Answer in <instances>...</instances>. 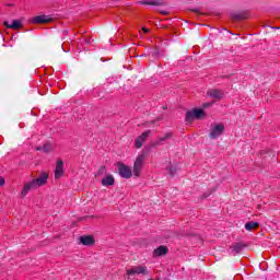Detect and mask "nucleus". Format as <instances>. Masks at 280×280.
Returning a JSON list of instances; mask_svg holds the SVG:
<instances>
[{"label": "nucleus", "mask_w": 280, "mask_h": 280, "mask_svg": "<svg viewBox=\"0 0 280 280\" xmlns=\"http://www.w3.org/2000/svg\"><path fill=\"white\" fill-rule=\"evenodd\" d=\"M143 161H145V155L140 154L133 164V175L139 176L141 174V170L143 167Z\"/></svg>", "instance_id": "f257e3e1"}, {"label": "nucleus", "mask_w": 280, "mask_h": 280, "mask_svg": "<svg viewBox=\"0 0 280 280\" xmlns=\"http://www.w3.org/2000/svg\"><path fill=\"white\" fill-rule=\"evenodd\" d=\"M209 106H211V103H206V104L203 105L205 108H209Z\"/></svg>", "instance_id": "bb28decb"}, {"label": "nucleus", "mask_w": 280, "mask_h": 280, "mask_svg": "<svg viewBox=\"0 0 280 280\" xmlns=\"http://www.w3.org/2000/svg\"><path fill=\"white\" fill-rule=\"evenodd\" d=\"M5 185V178L0 177V187H3Z\"/></svg>", "instance_id": "b1692460"}, {"label": "nucleus", "mask_w": 280, "mask_h": 280, "mask_svg": "<svg viewBox=\"0 0 280 280\" xmlns=\"http://www.w3.org/2000/svg\"><path fill=\"white\" fill-rule=\"evenodd\" d=\"M51 21L47 15H37L33 19V23L36 24H43V23H49Z\"/></svg>", "instance_id": "dca6fc26"}, {"label": "nucleus", "mask_w": 280, "mask_h": 280, "mask_svg": "<svg viewBox=\"0 0 280 280\" xmlns=\"http://www.w3.org/2000/svg\"><path fill=\"white\" fill-rule=\"evenodd\" d=\"M156 54H159V51L155 50L152 52V56H156Z\"/></svg>", "instance_id": "c756f323"}, {"label": "nucleus", "mask_w": 280, "mask_h": 280, "mask_svg": "<svg viewBox=\"0 0 280 280\" xmlns=\"http://www.w3.org/2000/svg\"><path fill=\"white\" fill-rule=\"evenodd\" d=\"M80 244H82L83 246H93V244H95V238L91 235H84V236H80Z\"/></svg>", "instance_id": "9d476101"}, {"label": "nucleus", "mask_w": 280, "mask_h": 280, "mask_svg": "<svg viewBox=\"0 0 280 280\" xmlns=\"http://www.w3.org/2000/svg\"><path fill=\"white\" fill-rule=\"evenodd\" d=\"M128 277H132V275H148V267L138 266L131 269H127Z\"/></svg>", "instance_id": "7ed1b4c3"}, {"label": "nucleus", "mask_w": 280, "mask_h": 280, "mask_svg": "<svg viewBox=\"0 0 280 280\" xmlns=\"http://www.w3.org/2000/svg\"><path fill=\"white\" fill-rule=\"evenodd\" d=\"M38 186H36L34 179L32 182H28L24 185V188L22 190V196L25 197L27 194H30L31 189H37Z\"/></svg>", "instance_id": "9b49d317"}, {"label": "nucleus", "mask_w": 280, "mask_h": 280, "mask_svg": "<svg viewBox=\"0 0 280 280\" xmlns=\"http://www.w3.org/2000/svg\"><path fill=\"white\" fill-rule=\"evenodd\" d=\"M140 5H156V7H163V5H167V2L163 1V0H142L139 1Z\"/></svg>", "instance_id": "1a4fd4ad"}, {"label": "nucleus", "mask_w": 280, "mask_h": 280, "mask_svg": "<svg viewBox=\"0 0 280 280\" xmlns=\"http://www.w3.org/2000/svg\"><path fill=\"white\" fill-rule=\"evenodd\" d=\"M246 248V245L244 243H236L234 245L235 253H242V249Z\"/></svg>", "instance_id": "412c9836"}, {"label": "nucleus", "mask_w": 280, "mask_h": 280, "mask_svg": "<svg viewBox=\"0 0 280 280\" xmlns=\"http://www.w3.org/2000/svg\"><path fill=\"white\" fill-rule=\"evenodd\" d=\"M3 25L8 27L9 30H21L23 27V24H21V21L13 20L12 24H9L8 21H4Z\"/></svg>", "instance_id": "ddd939ff"}, {"label": "nucleus", "mask_w": 280, "mask_h": 280, "mask_svg": "<svg viewBox=\"0 0 280 280\" xmlns=\"http://www.w3.org/2000/svg\"><path fill=\"white\" fill-rule=\"evenodd\" d=\"M161 14L167 15V11H161Z\"/></svg>", "instance_id": "c85d7f7f"}, {"label": "nucleus", "mask_w": 280, "mask_h": 280, "mask_svg": "<svg viewBox=\"0 0 280 280\" xmlns=\"http://www.w3.org/2000/svg\"><path fill=\"white\" fill-rule=\"evenodd\" d=\"M65 167V162H62V160L57 161V165L55 168V178H61L62 174H65V170L62 168Z\"/></svg>", "instance_id": "6e6552de"}, {"label": "nucleus", "mask_w": 280, "mask_h": 280, "mask_svg": "<svg viewBox=\"0 0 280 280\" xmlns=\"http://www.w3.org/2000/svg\"><path fill=\"white\" fill-rule=\"evenodd\" d=\"M173 136L174 135L172 132H167L163 137L159 138L158 143H163V141H167V140L172 139Z\"/></svg>", "instance_id": "aec40b11"}, {"label": "nucleus", "mask_w": 280, "mask_h": 280, "mask_svg": "<svg viewBox=\"0 0 280 280\" xmlns=\"http://www.w3.org/2000/svg\"><path fill=\"white\" fill-rule=\"evenodd\" d=\"M246 231H255L256 229H259V223L257 222H247L245 224Z\"/></svg>", "instance_id": "f3484780"}, {"label": "nucleus", "mask_w": 280, "mask_h": 280, "mask_svg": "<svg viewBox=\"0 0 280 280\" xmlns=\"http://www.w3.org/2000/svg\"><path fill=\"white\" fill-rule=\"evenodd\" d=\"M150 135H152V131L151 130H147L141 136H139L136 139V148H138V149L143 148V143H145V141L148 140V137H150Z\"/></svg>", "instance_id": "20e7f679"}, {"label": "nucleus", "mask_w": 280, "mask_h": 280, "mask_svg": "<svg viewBox=\"0 0 280 280\" xmlns=\"http://www.w3.org/2000/svg\"><path fill=\"white\" fill-rule=\"evenodd\" d=\"M48 178L49 174L43 172L35 179H33V183H35L36 187H43V185H47Z\"/></svg>", "instance_id": "f03ea898"}, {"label": "nucleus", "mask_w": 280, "mask_h": 280, "mask_svg": "<svg viewBox=\"0 0 280 280\" xmlns=\"http://www.w3.org/2000/svg\"><path fill=\"white\" fill-rule=\"evenodd\" d=\"M174 172H176V171L171 168V173L174 174Z\"/></svg>", "instance_id": "7c9ffc66"}, {"label": "nucleus", "mask_w": 280, "mask_h": 280, "mask_svg": "<svg viewBox=\"0 0 280 280\" xmlns=\"http://www.w3.org/2000/svg\"><path fill=\"white\" fill-rule=\"evenodd\" d=\"M37 152L43 151V147H36Z\"/></svg>", "instance_id": "cd10ccee"}, {"label": "nucleus", "mask_w": 280, "mask_h": 280, "mask_svg": "<svg viewBox=\"0 0 280 280\" xmlns=\"http://www.w3.org/2000/svg\"><path fill=\"white\" fill-rule=\"evenodd\" d=\"M167 253H170L167 246L161 245L156 249H154L153 255L154 257H163L164 255H167Z\"/></svg>", "instance_id": "f8f14e48"}, {"label": "nucleus", "mask_w": 280, "mask_h": 280, "mask_svg": "<svg viewBox=\"0 0 280 280\" xmlns=\"http://www.w3.org/2000/svg\"><path fill=\"white\" fill-rule=\"evenodd\" d=\"M222 132H224V125L219 124L212 128L209 137H210V139H218V137H220V135H222Z\"/></svg>", "instance_id": "0eeeda50"}, {"label": "nucleus", "mask_w": 280, "mask_h": 280, "mask_svg": "<svg viewBox=\"0 0 280 280\" xmlns=\"http://www.w3.org/2000/svg\"><path fill=\"white\" fill-rule=\"evenodd\" d=\"M192 113L195 115V119H202V116L205 115V109H192Z\"/></svg>", "instance_id": "a211bd4d"}, {"label": "nucleus", "mask_w": 280, "mask_h": 280, "mask_svg": "<svg viewBox=\"0 0 280 280\" xmlns=\"http://www.w3.org/2000/svg\"><path fill=\"white\" fill-rule=\"evenodd\" d=\"M104 174H106V166H101V167L98 168L97 175H98V176H102V175H104Z\"/></svg>", "instance_id": "5701e85b"}, {"label": "nucleus", "mask_w": 280, "mask_h": 280, "mask_svg": "<svg viewBox=\"0 0 280 280\" xmlns=\"http://www.w3.org/2000/svg\"><path fill=\"white\" fill-rule=\"evenodd\" d=\"M230 18L232 21H246V19H248V13L246 11L231 12Z\"/></svg>", "instance_id": "423d86ee"}, {"label": "nucleus", "mask_w": 280, "mask_h": 280, "mask_svg": "<svg viewBox=\"0 0 280 280\" xmlns=\"http://www.w3.org/2000/svg\"><path fill=\"white\" fill-rule=\"evenodd\" d=\"M142 32H144V34H150V30L147 27H142Z\"/></svg>", "instance_id": "393cba45"}, {"label": "nucleus", "mask_w": 280, "mask_h": 280, "mask_svg": "<svg viewBox=\"0 0 280 280\" xmlns=\"http://www.w3.org/2000/svg\"><path fill=\"white\" fill-rule=\"evenodd\" d=\"M118 172H119L121 178H131L132 177V170L130 168V166L119 164Z\"/></svg>", "instance_id": "39448f33"}, {"label": "nucleus", "mask_w": 280, "mask_h": 280, "mask_svg": "<svg viewBox=\"0 0 280 280\" xmlns=\"http://www.w3.org/2000/svg\"><path fill=\"white\" fill-rule=\"evenodd\" d=\"M191 12H195L196 14H200V10L199 9H191Z\"/></svg>", "instance_id": "a878e982"}, {"label": "nucleus", "mask_w": 280, "mask_h": 280, "mask_svg": "<svg viewBox=\"0 0 280 280\" xmlns=\"http://www.w3.org/2000/svg\"><path fill=\"white\" fill-rule=\"evenodd\" d=\"M101 185H103V187H109L110 185H115V177H113V175L105 176L102 179Z\"/></svg>", "instance_id": "4468645a"}, {"label": "nucleus", "mask_w": 280, "mask_h": 280, "mask_svg": "<svg viewBox=\"0 0 280 280\" xmlns=\"http://www.w3.org/2000/svg\"><path fill=\"white\" fill-rule=\"evenodd\" d=\"M207 95L213 100H222V91L220 90H209Z\"/></svg>", "instance_id": "2eb2a0df"}, {"label": "nucleus", "mask_w": 280, "mask_h": 280, "mask_svg": "<svg viewBox=\"0 0 280 280\" xmlns=\"http://www.w3.org/2000/svg\"><path fill=\"white\" fill-rule=\"evenodd\" d=\"M54 150V147L50 143H46L43 145V152H45L46 154H49V152H51Z\"/></svg>", "instance_id": "4be33fe9"}, {"label": "nucleus", "mask_w": 280, "mask_h": 280, "mask_svg": "<svg viewBox=\"0 0 280 280\" xmlns=\"http://www.w3.org/2000/svg\"><path fill=\"white\" fill-rule=\"evenodd\" d=\"M186 121H188L189 124H191V121H194V119H196V116L194 114V110H188L186 113Z\"/></svg>", "instance_id": "6ab92c4d"}]
</instances>
